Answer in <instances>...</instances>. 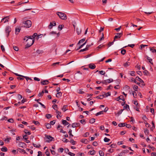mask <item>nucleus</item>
Wrapping results in <instances>:
<instances>
[{
  "mask_svg": "<svg viewBox=\"0 0 156 156\" xmlns=\"http://www.w3.org/2000/svg\"><path fill=\"white\" fill-rule=\"evenodd\" d=\"M22 27L29 28L32 25V22L30 20H27L26 21H23L22 23Z\"/></svg>",
  "mask_w": 156,
  "mask_h": 156,
  "instance_id": "1",
  "label": "nucleus"
},
{
  "mask_svg": "<svg viewBox=\"0 0 156 156\" xmlns=\"http://www.w3.org/2000/svg\"><path fill=\"white\" fill-rule=\"evenodd\" d=\"M56 14L62 20H66L67 19V16L64 13L57 12Z\"/></svg>",
  "mask_w": 156,
  "mask_h": 156,
  "instance_id": "2",
  "label": "nucleus"
},
{
  "mask_svg": "<svg viewBox=\"0 0 156 156\" xmlns=\"http://www.w3.org/2000/svg\"><path fill=\"white\" fill-rule=\"evenodd\" d=\"M45 139H47L46 142L48 143H49L51 141H53L54 138L53 137L51 136L50 135H45Z\"/></svg>",
  "mask_w": 156,
  "mask_h": 156,
  "instance_id": "3",
  "label": "nucleus"
},
{
  "mask_svg": "<svg viewBox=\"0 0 156 156\" xmlns=\"http://www.w3.org/2000/svg\"><path fill=\"white\" fill-rule=\"evenodd\" d=\"M34 40H30L28 42L27 44L26 45V47H25V48L26 49L29 48L30 46H31L33 44L34 42Z\"/></svg>",
  "mask_w": 156,
  "mask_h": 156,
  "instance_id": "4",
  "label": "nucleus"
},
{
  "mask_svg": "<svg viewBox=\"0 0 156 156\" xmlns=\"http://www.w3.org/2000/svg\"><path fill=\"white\" fill-rule=\"evenodd\" d=\"M11 31V27L9 26H7L5 30V33L6 34L7 37L9 36V33Z\"/></svg>",
  "mask_w": 156,
  "mask_h": 156,
  "instance_id": "5",
  "label": "nucleus"
},
{
  "mask_svg": "<svg viewBox=\"0 0 156 156\" xmlns=\"http://www.w3.org/2000/svg\"><path fill=\"white\" fill-rule=\"evenodd\" d=\"M113 81V80L112 79H108L102 81V83L106 85L108 83H110Z\"/></svg>",
  "mask_w": 156,
  "mask_h": 156,
  "instance_id": "6",
  "label": "nucleus"
},
{
  "mask_svg": "<svg viewBox=\"0 0 156 156\" xmlns=\"http://www.w3.org/2000/svg\"><path fill=\"white\" fill-rule=\"evenodd\" d=\"M122 35V32L121 33H116V35L114 37V41L116 39L120 38Z\"/></svg>",
  "mask_w": 156,
  "mask_h": 156,
  "instance_id": "7",
  "label": "nucleus"
},
{
  "mask_svg": "<svg viewBox=\"0 0 156 156\" xmlns=\"http://www.w3.org/2000/svg\"><path fill=\"white\" fill-rule=\"evenodd\" d=\"M49 82L48 80H44L42 81L41 82V83L42 85H45L48 84Z\"/></svg>",
  "mask_w": 156,
  "mask_h": 156,
  "instance_id": "8",
  "label": "nucleus"
},
{
  "mask_svg": "<svg viewBox=\"0 0 156 156\" xmlns=\"http://www.w3.org/2000/svg\"><path fill=\"white\" fill-rule=\"evenodd\" d=\"M123 96L122 95H120L118 98H115V100L117 101H119L120 99L122 100L123 101H124L125 99L123 98Z\"/></svg>",
  "mask_w": 156,
  "mask_h": 156,
  "instance_id": "9",
  "label": "nucleus"
},
{
  "mask_svg": "<svg viewBox=\"0 0 156 156\" xmlns=\"http://www.w3.org/2000/svg\"><path fill=\"white\" fill-rule=\"evenodd\" d=\"M89 67L90 69H93L95 68L96 66L94 64L91 63L89 64Z\"/></svg>",
  "mask_w": 156,
  "mask_h": 156,
  "instance_id": "10",
  "label": "nucleus"
},
{
  "mask_svg": "<svg viewBox=\"0 0 156 156\" xmlns=\"http://www.w3.org/2000/svg\"><path fill=\"white\" fill-rule=\"evenodd\" d=\"M26 145V144L25 143L23 142H20L18 144V146L19 147L23 148Z\"/></svg>",
  "mask_w": 156,
  "mask_h": 156,
  "instance_id": "11",
  "label": "nucleus"
},
{
  "mask_svg": "<svg viewBox=\"0 0 156 156\" xmlns=\"http://www.w3.org/2000/svg\"><path fill=\"white\" fill-rule=\"evenodd\" d=\"M80 125V124L79 123H74L72 124V126L73 128H74L79 126Z\"/></svg>",
  "mask_w": 156,
  "mask_h": 156,
  "instance_id": "12",
  "label": "nucleus"
},
{
  "mask_svg": "<svg viewBox=\"0 0 156 156\" xmlns=\"http://www.w3.org/2000/svg\"><path fill=\"white\" fill-rule=\"evenodd\" d=\"M62 123L65 126L68 125L69 123L66 120L62 119Z\"/></svg>",
  "mask_w": 156,
  "mask_h": 156,
  "instance_id": "13",
  "label": "nucleus"
},
{
  "mask_svg": "<svg viewBox=\"0 0 156 156\" xmlns=\"http://www.w3.org/2000/svg\"><path fill=\"white\" fill-rule=\"evenodd\" d=\"M147 58V59L148 60V61L149 62H150L151 64L153 65V63L152 62V59L150 58L148 56H146Z\"/></svg>",
  "mask_w": 156,
  "mask_h": 156,
  "instance_id": "14",
  "label": "nucleus"
},
{
  "mask_svg": "<svg viewBox=\"0 0 156 156\" xmlns=\"http://www.w3.org/2000/svg\"><path fill=\"white\" fill-rule=\"evenodd\" d=\"M136 80H138L141 83H144V81L138 76H136Z\"/></svg>",
  "mask_w": 156,
  "mask_h": 156,
  "instance_id": "15",
  "label": "nucleus"
},
{
  "mask_svg": "<svg viewBox=\"0 0 156 156\" xmlns=\"http://www.w3.org/2000/svg\"><path fill=\"white\" fill-rule=\"evenodd\" d=\"M76 31L78 35L80 34L81 32V29L77 28L76 29Z\"/></svg>",
  "mask_w": 156,
  "mask_h": 156,
  "instance_id": "16",
  "label": "nucleus"
},
{
  "mask_svg": "<svg viewBox=\"0 0 156 156\" xmlns=\"http://www.w3.org/2000/svg\"><path fill=\"white\" fill-rule=\"evenodd\" d=\"M72 130L71 129H70L69 131L68 132V133L69 135V138H72V137L73 136V135L72 133Z\"/></svg>",
  "mask_w": 156,
  "mask_h": 156,
  "instance_id": "17",
  "label": "nucleus"
},
{
  "mask_svg": "<svg viewBox=\"0 0 156 156\" xmlns=\"http://www.w3.org/2000/svg\"><path fill=\"white\" fill-rule=\"evenodd\" d=\"M130 65V63L129 62H128V61L127 62H126L124 63L123 64V66L125 67H127L128 66H129Z\"/></svg>",
  "mask_w": 156,
  "mask_h": 156,
  "instance_id": "18",
  "label": "nucleus"
},
{
  "mask_svg": "<svg viewBox=\"0 0 156 156\" xmlns=\"http://www.w3.org/2000/svg\"><path fill=\"white\" fill-rule=\"evenodd\" d=\"M21 29L20 28H16L15 29V34H18L20 32Z\"/></svg>",
  "mask_w": 156,
  "mask_h": 156,
  "instance_id": "19",
  "label": "nucleus"
},
{
  "mask_svg": "<svg viewBox=\"0 0 156 156\" xmlns=\"http://www.w3.org/2000/svg\"><path fill=\"white\" fill-rule=\"evenodd\" d=\"M62 95V93L61 92H59L57 93L56 94V97L57 98H59Z\"/></svg>",
  "mask_w": 156,
  "mask_h": 156,
  "instance_id": "20",
  "label": "nucleus"
},
{
  "mask_svg": "<svg viewBox=\"0 0 156 156\" xmlns=\"http://www.w3.org/2000/svg\"><path fill=\"white\" fill-rule=\"evenodd\" d=\"M1 150L3 152H6L8 151V149L6 147H4L1 148Z\"/></svg>",
  "mask_w": 156,
  "mask_h": 156,
  "instance_id": "21",
  "label": "nucleus"
},
{
  "mask_svg": "<svg viewBox=\"0 0 156 156\" xmlns=\"http://www.w3.org/2000/svg\"><path fill=\"white\" fill-rule=\"evenodd\" d=\"M87 39L86 41L82 45H81L79 47L76 49V50H78L80 48H81L83 46H84L87 43Z\"/></svg>",
  "mask_w": 156,
  "mask_h": 156,
  "instance_id": "22",
  "label": "nucleus"
},
{
  "mask_svg": "<svg viewBox=\"0 0 156 156\" xmlns=\"http://www.w3.org/2000/svg\"><path fill=\"white\" fill-rule=\"evenodd\" d=\"M150 49L152 52L156 53V49H154V47H150Z\"/></svg>",
  "mask_w": 156,
  "mask_h": 156,
  "instance_id": "23",
  "label": "nucleus"
},
{
  "mask_svg": "<svg viewBox=\"0 0 156 156\" xmlns=\"http://www.w3.org/2000/svg\"><path fill=\"white\" fill-rule=\"evenodd\" d=\"M50 34H57V37H59V33L57 34L56 32L54 31H52L51 32Z\"/></svg>",
  "mask_w": 156,
  "mask_h": 156,
  "instance_id": "24",
  "label": "nucleus"
},
{
  "mask_svg": "<svg viewBox=\"0 0 156 156\" xmlns=\"http://www.w3.org/2000/svg\"><path fill=\"white\" fill-rule=\"evenodd\" d=\"M105 97V95H100L97 96L96 98L99 99H102Z\"/></svg>",
  "mask_w": 156,
  "mask_h": 156,
  "instance_id": "25",
  "label": "nucleus"
},
{
  "mask_svg": "<svg viewBox=\"0 0 156 156\" xmlns=\"http://www.w3.org/2000/svg\"><path fill=\"white\" fill-rule=\"evenodd\" d=\"M144 132L146 135H148L149 133V131L148 129H144Z\"/></svg>",
  "mask_w": 156,
  "mask_h": 156,
  "instance_id": "26",
  "label": "nucleus"
},
{
  "mask_svg": "<svg viewBox=\"0 0 156 156\" xmlns=\"http://www.w3.org/2000/svg\"><path fill=\"white\" fill-rule=\"evenodd\" d=\"M95 151L94 150H93L92 151H90L88 153H89L90 154L94 155L95 154Z\"/></svg>",
  "mask_w": 156,
  "mask_h": 156,
  "instance_id": "27",
  "label": "nucleus"
},
{
  "mask_svg": "<svg viewBox=\"0 0 156 156\" xmlns=\"http://www.w3.org/2000/svg\"><path fill=\"white\" fill-rule=\"evenodd\" d=\"M126 52V51L125 49H122L121 50V53L123 55H124Z\"/></svg>",
  "mask_w": 156,
  "mask_h": 156,
  "instance_id": "28",
  "label": "nucleus"
},
{
  "mask_svg": "<svg viewBox=\"0 0 156 156\" xmlns=\"http://www.w3.org/2000/svg\"><path fill=\"white\" fill-rule=\"evenodd\" d=\"M70 142L73 145H75L76 143V142L74 141L73 140L71 139L70 141Z\"/></svg>",
  "mask_w": 156,
  "mask_h": 156,
  "instance_id": "29",
  "label": "nucleus"
},
{
  "mask_svg": "<svg viewBox=\"0 0 156 156\" xmlns=\"http://www.w3.org/2000/svg\"><path fill=\"white\" fill-rule=\"evenodd\" d=\"M46 126L47 129H50L51 128V124L49 123L46 124Z\"/></svg>",
  "mask_w": 156,
  "mask_h": 156,
  "instance_id": "30",
  "label": "nucleus"
},
{
  "mask_svg": "<svg viewBox=\"0 0 156 156\" xmlns=\"http://www.w3.org/2000/svg\"><path fill=\"white\" fill-rule=\"evenodd\" d=\"M125 123H119L118 124V126L119 127L124 126H125Z\"/></svg>",
  "mask_w": 156,
  "mask_h": 156,
  "instance_id": "31",
  "label": "nucleus"
},
{
  "mask_svg": "<svg viewBox=\"0 0 156 156\" xmlns=\"http://www.w3.org/2000/svg\"><path fill=\"white\" fill-rule=\"evenodd\" d=\"M103 113H104V111H100V112H98L96 114V116H98V115H100L103 114Z\"/></svg>",
  "mask_w": 156,
  "mask_h": 156,
  "instance_id": "32",
  "label": "nucleus"
},
{
  "mask_svg": "<svg viewBox=\"0 0 156 156\" xmlns=\"http://www.w3.org/2000/svg\"><path fill=\"white\" fill-rule=\"evenodd\" d=\"M143 73L144 75L147 76L149 74V73L147 70H145L143 72Z\"/></svg>",
  "mask_w": 156,
  "mask_h": 156,
  "instance_id": "33",
  "label": "nucleus"
},
{
  "mask_svg": "<svg viewBox=\"0 0 156 156\" xmlns=\"http://www.w3.org/2000/svg\"><path fill=\"white\" fill-rule=\"evenodd\" d=\"M95 122V119L94 118H92L89 121V122L90 123H93Z\"/></svg>",
  "mask_w": 156,
  "mask_h": 156,
  "instance_id": "34",
  "label": "nucleus"
},
{
  "mask_svg": "<svg viewBox=\"0 0 156 156\" xmlns=\"http://www.w3.org/2000/svg\"><path fill=\"white\" fill-rule=\"evenodd\" d=\"M5 17H6L7 18H5L4 20L5 21L4 22V23H6L7 22H8L9 19V16H5Z\"/></svg>",
  "mask_w": 156,
  "mask_h": 156,
  "instance_id": "35",
  "label": "nucleus"
},
{
  "mask_svg": "<svg viewBox=\"0 0 156 156\" xmlns=\"http://www.w3.org/2000/svg\"><path fill=\"white\" fill-rule=\"evenodd\" d=\"M67 107V105H64L62 108V110L64 112H65V111H66L67 110L66 109Z\"/></svg>",
  "mask_w": 156,
  "mask_h": 156,
  "instance_id": "36",
  "label": "nucleus"
},
{
  "mask_svg": "<svg viewBox=\"0 0 156 156\" xmlns=\"http://www.w3.org/2000/svg\"><path fill=\"white\" fill-rule=\"evenodd\" d=\"M85 40V38H83V39L80 40L77 44H79L81 43H82L84 42Z\"/></svg>",
  "mask_w": 156,
  "mask_h": 156,
  "instance_id": "37",
  "label": "nucleus"
},
{
  "mask_svg": "<svg viewBox=\"0 0 156 156\" xmlns=\"http://www.w3.org/2000/svg\"><path fill=\"white\" fill-rule=\"evenodd\" d=\"M109 146L111 147V148H115L116 147V144H113L111 145H110Z\"/></svg>",
  "mask_w": 156,
  "mask_h": 156,
  "instance_id": "38",
  "label": "nucleus"
},
{
  "mask_svg": "<svg viewBox=\"0 0 156 156\" xmlns=\"http://www.w3.org/2000/svg\"><path fill=\"white\" fill-rule=\"evenodd\" d=\"M119 156H126L125 153L123 151L118 154Z\"/></svg>",
  "mask_w": 156,
  "mask_h": 156,
  "instance_id": "39",
  "label": "nucleus"
},
{
  "mask_svg": "<svg viewBox=\"0 0 156 156\" xmlns=\"http://www.w3.org/2000/svg\"><path fill=\"white\" fill-rule=\"evenodd\" d=\"M99 153L100 156H104V153L102 151H100Z\"/></svg>",
  "mask_w": 156,
  "mask_h": 156,
  "instance_id": "40",
  "label": "nucleus"
},
{
  "mask_svg": "<svg viewBox=\"0 0 156 156\" xmlns=\"http://www.w3.org/2000/svg\"><path fill=\"white\" fill-rule=\"evenodd\" d=\"M81 142H82L83 143L87 144V142H88V140L86 139H83L81 140Z\"/></svg>",
  "mask_w": 156,
  "mask_h": 156,
  "instance_id": "41",
  "label": "nucleus"
},
{
  "mask_svg": "<svg viewBox=\"0 0 156 156\" xmlns=\"http://www.w3.org/2000/svg\"><path fill=\"white\" fill-rule=\"evenodd\" d=\"M123 110V109H121L118 112V113L116 114L118 116H119L122 113Z\"/></svg>",
  "mask_w": 156,
  "mask_h": 156,
  "instance_id": "42",
  "label": "nucleus"
},
{
  "mask_svg": "<svg viewBox=\"0 0 156 156\" xmlns=\"http://www.w3.org/2000/svg\"><path fill=\"white\" fill-rule=\"evenodd\" d=\"M37 52L38 54H42L43 52V51L42 50H39L38 49L37 50Z\"/></svg>",
  "mask_w": 156,
  "mask_h": 156,
  "instance_id": "43",
  "label": "nucleus"
},
{
  "mask_svg": "<svg viewBox=\"0 0 156 156\" xmlns=\"http://www.w3.org/2000/svg\"><path fill=\"white\" fill-rule=\"evenodd\" d=\"M132 94L133 95V97L134 98H136L137 96V94L136 93L135 91H133L132 92Z\"/></svg>",
  "mask_w": 156,
  "mask_h": 156,
  "instance_id": "44",
  "label": "nucleus"
},
{
  "mask_svg": "<svg viewBox=\"0 0 156 156\" xmlns=\"http://www.w3.org/2000/svg\"><path fill=\"white\" fill-rule=\"evenodd\" d=\"M19 149L20 150V152H21V153L23 152L24 154H27V153L23 149H20V148H19Z\"/></svg>",
  "mask_w": 156,
  "mask_h": 156,
  "instance_id": "45",
  "label": "nucleus"
},
{
  "mask_svg": "<svg viewBox=\"0 0 156 156\" xmlns=\"http://www.w3.org/2000/svg\"><path fill=\"white\" fill-rule=\"evenodd\" d=\"M53 23H52V22H50V24L49 25L48 27V28L49 29H51L52 28V27H53Z\"/></svg>",
  "mask_w": 156,
  "mask_h": 156,
  "instance_id": "46",
  "label": "nucleus"
},
{
  "mask_svg": "<svg viewBox=\"0 0 156 156\" xmlns=\"http://www.w3.org/2000/svg\"><path fill=\"white\" fill-rule=\"evenodd\" d=\"M45 154L47 156H50V153L48 151V149L46 150Z\"/></svg>",
  "mask_w": 156,
  "mask_h": 156,
  "instance_id": "47",
  "label": "nucleus"
},
{
  "mask_svg": "<svg viewBox=\"0 0 156 156\" xmlns=\"http://www.w3.org/2000/svg\"><path fill=\"white\" fill-rule=\"evenodd\" d=\"M46 117L48 119H49L51 117V115L50 114H47L46 115Z\"/></svg>",
  "mask_w": 156,
  "mask_h": 156,
  "instance_id": "48",
  "label": "nucleus"
},
{
  "mask_svg": "<svg viewBox=\"0 0 156 156\" xmlns=\"http://www.w3.org/2000/svg\"><path fill=\"white\" fill-rule=\"evenodd\" d=\"M104 140L105 142H108L110 140V139L106 137H105L104 138Z\"/></svg>",
  "mask_w": 156,
  "mask_h": 156,
  "instance_id": "49",
  "label": "nucleus"
},
{
  "mask_svg": "<svg viewBox=\"0 0 156 156\" xmlns=\"http://www.w3.org/2000/svg\"><path fill=\"white\" fill-rule=\"evenodd\" d=\"M44 93V90H42V91L41 92H40L38 94V96L39 97L42 96L43 95V94Z\"/></svg>",
  "mask_w": 156,
  "mask_h": 156,
  "instance_id": "50",
  "label": "nucleus"
},
{
  "mask_svg": "<svg viewBox=\"0 0 156 156\" xmlns=\"http://www.w3.org/2000/svg\"><path fill=\"white\" fill-rule=\"evenodd\" d=\"M33 145H34V146L35 147H37V148H40L41 147V145L40 144H39V145L38 146L36 144H34V143L33 144Z\"/></svg>",
  "mask_w": 156,
  "mask_h": 156,
  "instance_id": "51",
  "label": "nucleus"
},
{
  "mask_svg": "<svg viewBox=\"0 0 156 156\" xmlns=\"http://www.w3.org/2000/svg\"><path fill=\"white\" fill-rule=\"evenodd\" d=\"M111 95V93L110 92H108L105 94V97H107L108 96H110Z\"/></svg>",
  "mask_w": 156,
  "mask_h": 156,
  "instance_id": "52",
  "label": "nucleus"
},
{
  "mask_svg": "<svg viewBox=\"0 0 156 156\" xmlns=\"http://www.w3.org/2000/svg\"><path fill=\"white\" fill-rule=\"evenodd\" d=\"M63 26L62 25H59L58 27V30H61Z\"/></svg>",
  "mask_w": 156,
  "mask_h": 156,
  "instance_id": "53",
  "label": "nucleus"
},
{
  "mask_svg": "<svg viewBox=\"0 0 156 156\" xmlns=\"http://www.w3.org/2000/svg\"><path fill=\"white\" fill-rule=\"evenodd\" d=\"M133 89L135 91H137V89L138 88V87L136 85H134L133 86Z\"/></svg>",
  "mask_w": 156,
  "mask_h": 156,
  "instance_id": "54",
  "label": "nucleus"
},
{
  "mask_svg": "<svg viewBox=\"0 0 156 156\" xmlns=\"http://www.w3.org/2000/svg\"><path fill=\"white\" fill-rule=\"evenodd\" d=\"M62 141L65 143H67L69 142V140L65 138H64L62 139Z\"/></svg>",
  "mask_w": 156,
  "mask_h": 156,
  "instance_id": "55",
  "label": "nucleus"
},
{
  "mask_svg": "<svg viewBox=\"0 0 156 156\" xmlns=\"http://www.w3.org/2000/svg\"><path fill=\"white\" fill-rule=\"evenodd\" d=\"M56 113L57 114V115H58L59 116L61 117V113L60 111L57 110H56Z\"/></svg>",
  "mask_w": 156,
  "mask_h": 156,
  "instance_id": "56",
  "label": "nucleus"
},
{
  "mask_svg": "<svg viewBox=\"0 0 156 156\" xmlns=\"http://www.w3.org/2000/svg\"><path fill=\"white\" fill-rule=\"evenodd\" d=\"M33 123L35 125H39L40 124L39 122L38 121H33Z\"/></svg>",
  "mask_w": 156,
  "mask_h": 156,
  "instance_id": "57",
  "label": "nucleus"
},
{
  "mask_svg": "<svg viewBox=\"0 0 156 156\" xmlns=\"http://www.w3.org/2000/svg\"><path fill=\"white\" fill-rule=\"evenodd\" d=\"M130 74L132 76H135V72L134 71H131Z\"/></svg>",
  "mask_w": 156,
  "mask_h": 156,
  "instance_id": "58",
  "label": "nucleus"
},
{
  "mask_svg": "<svg viewBox=\"0 0 156 156\" xmlns=\"http://www.w3.org/2000/svg\"><path fill=\"white\" fill-rule=\"evenodd\" d=\"M125 126L126 127L128 128H130L131 127V126L129 124H126V123Z\"/></svg>",
  "mask_w": 156,
  "mask_h": 156,
  "instance_id": "59",
  "label": "nucleus"
},
{
  "mask_svg": "<svg viewBox=\"0 0 156 156\" xmlns=\"http://www.w3.org/2000/svg\"><path fill=\"white\" fill-rule=\"evenodd\" d=\"M29 127L32 130H34L35 129V127L34 126H30Z\"/></svg>",
  "mask_w": 156,
  "mask_h": 156,
  "instance_id": "60",
  "label": "nucleus"
},
{
  "mask_svg": "<svg viewBox=\"0 0 156 156\" xmlns=\"http://www.w3.org/2000/svg\"><path fill=\"white\" fill-rule=\"evenodd\" d=\"M99 72L100 74L102 75H104L105 73V72L103 70L99 71Z\"/></svg>",
  "mask_w": 156,
  "mask_h": 156,
  "instance_id": "61",
  "label": "nucleus"
},
{
  "mask_svg": "<svg viewBox=\"0 0 156 156\" xmlns=\"http://www.w3.org/2000/svg\"><path fill=\"white\" fill-rule=\"evenodd\" d=\"M25 133L27 134L28 135H30L31 134L30 132L28 131L27 129L25 130Z\"/></svg>",
  "mask_w": 156,
  "mask_h": 156,
  "instance_id": "62",
  "label": "nucleus"
},
{
  "mask_svg": "<svg viewBox=\"0 0 156 156\" xmlns=\"http://www.w3.org/2000/svg\"><path fill=\"white\" fill-rule=\"evenodd\" d=\"M136 73L139 74L140 76L142 75V73L141 71H138L136 72Z\"/></svg>",
  "mask_w": 156,
  "mask_h": 156,
  "instance_id": "63",
  "label": "nucleus"
},
{
  "mask_svg": "<svg viewBox=\"0 0 156 156\" xmlns=\"http://www.w3.org/2000/svg\"><path fill=\"white\" fill-rule=\"evenodd\" d=\"M68 154L69 155H70L71 156H75V154L74 153H73L70 152H69L68 153Z\"/></svg>",
  "mask_w": 156,
  "mask_h": 156,
  "instance_id": "64",
  "label": "nucleus"
}]
</instances>
